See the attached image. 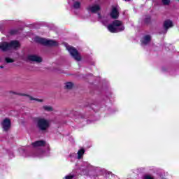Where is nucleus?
I'll return each instance as SVG.
<instances>
[{"mask_svg":"<svg viewBox=\"0 0 179 179\" xmlns=\"http://www.w3.org/2000/svg\"><path fill=\"white\" fill-rule=\"evenodd\" d=\"M36 128L42 132H45L51 127V122L44 117H37L36 119Z\"/></svg>","mask_w":179,"mask_h":179,"instance_id":"f257e3e1","label":"nucleus"},{"mask_svg":"<svg viewBox=\"0 0 179 179\" xmlns=\"http://www.w3.org/2000/svg\"><path fill=\"white\" fill-rule=\"evenodd\" d=\"M107 29L110 33H120V31L125 30V27H124L122 22L115 20L107 26Z\"/></svg>","mask_w":179,"mask_h":179,"instance_id":"f03ea898","label":"nucleus"},{"mask_svg":"<svg viewBox=\"0 0 179 179\" xmlns=\"http://www.w3.org/2000/svg\"><path fill=\"white\" fill-rule=\"evenodd\" d=\"M17 47H20V43H19L17 41H12L10 43H0V50H1V51H9V50L17 48Z\"/></svg>","mask_w":179,"mask_h":179,"instance_id":"7ed1b4c3","label":"nucleus"},{"mask_svg":"<svg viewBox=\"0 0 179 179\" xmlns=\"http://www.w3.org/2000/svg\"><path fill=\"white\" fill-rule=\"evenodd\" d=\"M35 41L43 44V45H48V47H55L58 45V43L55 41L45 39L44 38L36 37Z\"/></svg>","mask_w":179,"mask_h":179,"instance_id":"20e7f679","label":"nucleus"},{"mask_svg":"<svg viewBox=\"0 0 179 179\" xmlns=\"http://www.w3.org/2000/svg\"><path fill=\"white\" fill-rule=\"evenodd\" d=\"M66 50L70 52V55L76 59V61H81L82 57L79 55V52L75 48L72 46H66Z\"/></svg>","mask_w":179,"mask_h":179,"instance_id":"39448f33","label":"nucleus"},{"mask_svg":"<svg viewBox=\"0 0 179 179\" xmlns=\"http://www.w3.org/2000/svg\"><path fill=\"white\" fill-rule=\"evenodd\" d=\"M11 125H12V123L10 122V119L9 118H5L1 122V127L3 128V131H4L5 132H8V131L10 129Z\"/></svg>","mask_w":179,"mask_h":179,"instance_id":"423d86ee","label":"nucleus"},{"mask_svg":"<svg viewBox=\"0 0 179 179\" xmlns=\"http://www.w3.org/2000/svg\"><path fill=\"white\" fill-rule=\"evenodd\" d=\"M28 61H31V62H36L37 64H40V62H43V59L41 57L37 56L36 55H29L27 56Z\"/></svg>","mask_w":179,"mask_h":179,"instance_id":"0eeeda50","label":"nucleus"},{"mask_svg":"<svg viewBox=\"0 0 179 179\" xmlns=\"http://www.w3.org/2000/svg\"><path fill=\"white\" fill-rule=\"evenodd\" d=\"M100 9V6L98 4H94L87 7V10H88V12H92V13H96Z\"/></svg>","mask_w":179,"mask_h":179,"instance_id":"6e6552de","label":"nucleus"},{"mask_svg":"<svg viewBox=\"0 0 179 179\" xmlns=\"http://www.w3.org/2000/svg\"><path fill=\"white\" fill-rule=\"evenodd\" d=\"M119 16L120 14L118 13V8H117V7L113 6L110 12V17L112 19H118Z\"/></svg>","mask_w":179,"mask_h":179,"instance_id":"1a4fd4ad","label":"nucleus"},{"mask_svg":"<svg viewBox=\"0 0 179 179\" xmlns=\"http://www.w3.org/2000/svg\"><path fill=\"white\" fill-rule=\"evenodd\" d=\"M170 27H173V22L170 20H165L164 22V29L166 30V33H167V30H169Z\"/></svg>","mask_w":179,"mask_h":179,"instance_id":"9d476101","label":"nucleus"},{"mask_svg":"<svg viewBox=\"0 0 179 179\" xmlns=\"http://www.w3.org/2000/svg\"><path fill=\"white\" fill-rule=\"evenodd\" d=\"M151 37L150 35L145 36L141 40L142 45H146L150 43Z\"/></svg>","mask_w":179,"mask_h":179,"instance_id":"9b49d317","label":"nucleus"},{"mask_svg":"<svg viewBox=\"0 0 179 179\" xmlns=\"http://www.w3.org/2000/svg\"><path fill=\"white\" fill-rule=\"evenodd\" d=\"M44 145H45V141H38L32 143V146H34V148H37V146H44Z\"/></svg>","mask_w":179,"mask_h":179,"instance_id":"f8f14e48","label":"nucleus"},{"mask_svg":"<svg viewBox=\"0 0 179 179\" xmlns=\"http://www.w3.org/2000/svg\"><path fill=\"white\" fill-rule=\"evenodd\" d=\"M42 108L43 110H44V111H47L48 113H51L52 111H54V108H52V106H43Z\"/></svg>","mask_w":179,"mask_h":179,"instance_id":"ddd939ff","label":"nucleus"},{"mask_svg":"<svg viewBox=\"0 0 179 179\" xmlns=\"http://www.w3.org/2000/svg\"><path fill=\"white\" fill-rule=\"evenodd\" d=\"M65 87L68 90H71V89H72V87H73V83H72L71 82L66 83Z\"/></svg>","mask_w":179,"mask_h":179,"instance_id":"4468645a","label":"nucleus"},{"mask_svg":"<svg viewBox=\"0 0 179 179\" xmlns=\"http://www.w3.org/2000/svg\"><path fill=\"white\" fill-rule=\"evenodd\" d=\"M85 155V149H81L78 152V159H82V157Z\"/></svg>","mask_w":179,"mask_h":179,"instance_id":"2eb2a0df","label":"nucleus"},{"mask_svg":"<svg viewBox=\"0 0 179 179\" xmlns=\"http://www.w3.org/2000/svg\"><path fill=\"white\" fill-rule=\"evenodd\" d=\"M73 8H74V9H79L80 8V2L74 1L73 4Z\"/></svg>","mask_w":179,"mask_h":179,"instance_id":"dca6fc26","label":"nucleus"},{"mask_svg":"<svg viewBox=\"0 0 179 179\" xmlns=\"http://www.w3.org/2000/svg\"><path fill=\"white\" fill-rule=\"evenodd\" d=\"M5 60L7 64H12V62H15V60L9 57H6Z\"/></svg>","mask_w":179,"mask_h":179,"instance_id":"f3484780","label":"nucleus"},{"mask_svg":"<svg viewBox=\"0 0 179 179\" xmlns=\"http://www.w3.org/2000/svg\"><path fill=\"white\" fill-rule=\"evenodd\" d=\"M29 100H35L36 101H38L39 103H43V99L33 98L32 96H29Z\"/></svg>","mask_w":179,"mask_h":179,"instance_id":"a211bd4d","label":"nucleus"},{"mask_svg":"<svg viewBox=\"0 0 179 179\" xmlns=\"http://www.w3.org/2000/svg\"><path fill=\"white\" fill-rule=\"evenodd\" d=\"M163 5H170V0H162Z\"/></svg>","mask_w":179,"mask_h":179,"instance_id":"6ab92c4d","label":"nucleus"},{"mask_svg":"<svg viewBox=\"0 0 179 179\" xmlns=\"http://www.w3.org/2000/svg\"><path fill=\"white\" fill-rule=\"evenodd\" d=\"M143 179H155V178H153V176H152L150 175H145V176H144Z\"/></svg>","mask_w":179,"mask_h":179,"instance_id":"aec40b11","label":"nucleus"},{"mask_svg":"<svg viewBox=\"0 0 179 179\" xmlns=\"http://www.w3.org/2000/svg\"><path fill=\"white\" fill-rule=\"evenodd\" d=\"M66 179H75V176L73 175H69L65 177Z\"/></svg>","mask_w":179,"mask_h":179,"instance_id":"412c9836","label":"nucleus"},{"mask_svg":"<svg viewBox=\"0 0 179 179\" xmlns=\"http://www.w3.org/2000/svg\"><path fill=\"white\" fill-rule=\"evenodd\" d=\"M145 23H150V17H147L145 19Z\"/></svg>","mask_w":179,"mask_h":179,"instance_id":"4be33fe9","label":"nucleus"},{"mask_svg":"<svg viewBox=\"0 0 179 179\" xmlns=\"http://www.w3.org/2000/svg\"><path fill=\"white\" fill-rule=\"evenodd\" d=\"M15 33L13 31H11V34H15Z\"/></svg>","mask_w":179,"mask_h":179,"instance_id":"5701e85b","label":"nucleus"},{"mask_svg":"<svg viewBox=\"0 0 179 179\" xmlns=\"http://www.w3.org/2000/svg\"><path fill=\"white\" fill-rule=\"evenodd\" d=\"M98 16H99V17H101V15H100V14H98Z\"/></svg>","mask_w":179,"mask_h":179,"instance_id":"b1692460","label":"nucleus"},{"mask_svg":"<svg viewBox=\"0 0 179 179\" xmlns=\"http://www.w3.org/2000/svg\"><path fill=\"white\" fill-rule=\"evenodd\" d=\"M22 96H27V94H22Z\"/></svg>","mask_w":179,"mask_h":179,"instance_id":"393cba45","label":"nucleus"},{"mask_svg":"<svg viewBox=\"0 0 179 179\" xmlns=\"http://www.w3.org/2000/svg\"><path fill=\"white\" fill-rule=\"evenodd\" d=\"M14 93V94H16V92H13Z\"/></svg>","mask_w":179,"mask_h":179,"instance_id":"a878e982","label":"nucleus"},{"mask_svg":"<svg viewBox=\"0 0 179 179\" xmlns=\"http://www.w3.org/2000/svg\"><path fill=\"white\" fill-rule=\"evenodd\" d=\"M1 68H3V66H1Z\"/></svg>","mask_w":179,"mask_h":179,"instance_id":"bb28decb","label":"nucleus"}]
</instances>
